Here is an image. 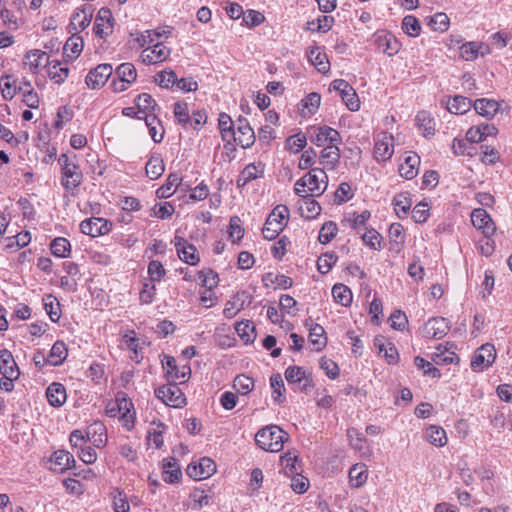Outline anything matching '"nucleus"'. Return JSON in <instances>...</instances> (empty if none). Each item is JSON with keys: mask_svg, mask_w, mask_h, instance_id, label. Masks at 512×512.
Instances as JSON below:
<instances>
[{"mask_svg": "<svg viewBox=\"0 0 512 512\" xmlns=\"http://www.w3.org/2000/svg\"><path fill=\"white\" fill-rule=\"evenodd\" d=\"M289 434L277 425H269L260 429L255 435V442L261 449L269 452H279Z\"/></svg>", "mask_w": 512, "mask_h": 512, "instance_id": "f257e3e1", "label": "nucleus"}, {"mask_svg": "<svg viewBox=\"0 0 512 512\" xmlns=\"http://www.w3.org/2000/svg\"><path fill=\"white\" fill-rule=\"evenodd\" d=\"M324 179H327L325 171L320 168H313L297 180L296 186L307 188L311 196H320L325 192L328 185Z\"/></svg>", "mask_w": 512, "mask_h": 512, "instance_id": "f03ea898", "label": "nucleus"}, {"mask_svg": "<svg viewBox=\"0 0 512 512\" xmlns=\"http://www.w3.org/2000/svg\"><path fill=\"white\" fill-rule=\"evenodd\" d=\"M155 396L164 404L173 408H182L186 405V396L176 382H170L155 389Z\"/></svg>", "mask_w": 512, "mask_h": 512, "instance_id": "7ed1b4c3", "label": "nucleus"}, {"mask_svg": "<svg viewBox=\"0 0 512 512\" xmlns=\"http://www.w3.org/2000/svg\"><path fill=\"white\" fill-rule=\"evenodd\" d=\"M338 91L343 102L350 111H357L360 108L359 98L353 87L344 79H336L330 84V90Z\"/></svg>", "mask_w": 512, "mask_h": 512, "instance_id": "20e7f679", "label": "nucleus"}, {"mask_svg": "<svg viewBox=\"0 0 512 512\" xmlns=\"http://www.w3.org/2000/svg\"><path fill=\"white\" fill-rule=\"evenodd\" d=\"M496 358V350L493 344L486 343L479 347L471 360V368L474 371H483L493 364Z\"/></svg>", "mask_w": 512, "mask_h": 512, "instance_id": "39448f33", "label": "nucleus"}, {"mask_svg": "<svg viewBox=\"0 0 512 512\" xmlns=\"http://www.w3.org/2000/svg\"><path fill=\"white\" fill-rule=\"evenodd\" d=\"M113 73L111 64L102 63L91 69L85 77V83L90 89L103 87Z\"/></svg>", "mask_w": 512, "mask_h": 512, "instance_id": "423d86ee", "label": "nucleus"}, {"mask_svg": "<svg viewBox=\"0 0 512 512\" xmlns=\"http://www.w3.org/2000/svg\"><path fill=\"white\" fill-rule=\"evenodd\" d=\"M285 378L289 384H298L301 391H309L314 387L313 379L300 366H289L285 370Z\"/></svg>", "mask_w": 512, "mask_h": 512, "instance_id": "0eeeda50", "label": "nucleus"}, {"mask_svg": "<svg viewBox=\"0 0 512 512\" xmlns=\"http://www.w3.org/2000/svg\"><path fill=\"white\" fill-rule=\"evenodd\" d=\"M450 328V322L446 318L434 317L425 323L422 332L427 338L442 339Z\"/></svg>", "mask_w": 512, "mask_h": 512, "instance_id": "6e6552de", "label": "nucleus"}, {"mask_svg": "<svg viewBox=\"0 0 512 512\" xmlns=\"http://www.w3.org/2000/svg\"><path fill=\"white\" fill-rule=\"evenodd\" d=\"M83 181V174L80 170L78 161L71 166L61 169V184L65 190L73 192Z\"/></svg>", "mask_w": 512, "mask_h": 512, "instance_id": "1a4fd4ad", "label": "nucleus"}, {"mask_svg": "<svg viewBox=\"0 0 512 512\" xmlns=\"http://www.w3.org/2000/svg\"><path fill=\"white\" fill-rule=\"evenodd\" d=\"M110 229L111 223L104 218L92 217L80 223L81 232L91 237L105 235Z\"/></svg>", "mask_w": 512, "mask_h": 512, "instance_id": "9d476101", "label": "nucleus"}, {"mask_svg": "<svg viewBox=\"0 0 512 512\" xmlns=\"http://www.w3.org/2000/svg\"><path fill=\"white\" fill-rule=\"evenodd\" d=\"M471 222L476 229L482 230L486 238H490L496 231L495 224L485 209H474L471 214Z\"/></svg>", "mask_w": 512, "mask_h": 512, "instance_id": "9b49d317", "label": "nucleus"}, {"mask_svg": "<svg viewBox=\"0 0 512 512\" xmlns=\"http://www.w3.org/2000/svg\"><path fill=\"white\" fill-rule=\"evenodd\" d=\"M165 361L162 362L163 368L166 369V378L168 381L176 382L180 380V383H184L190 374L191 368L188 365H184L179 368L176 365V360L174 357L165 355Z\"/></svg>", "mask_w": 512, "mask_h": 512, "instance_id": "f8f14e48", "label": "nucleus"}, {"mask_svg": "<svg viewBox=\"0 0 512 512\" xmlns=\"http://www.w3.org/2000/svg\"><path fill=\"white\" fill-rule=\"evenodd\" d=\"M216 471L215 462L209 457H203L199 463H190L186 472L188 476L194 479H205L213 475Z\"/></svg>", "mask_w": 512, "mask_h": 512, "instance_id": "ddd939ff", "label": "nucleus"}, {"mask_svg": "<svg viewBox=\"0 0 512 512\" xmlns=\"http://www.w3.org/2000/svg\"><path fill=\"white\" fill-rule=\"evenodd\" d=\"M120 420L123 423V426L126 427L127 430H131L134 427V412L131 411L134 409V405L131 399L128 398L127 394L124 392H118L116 395Z\"/></svg>", "mask_w": 512, "mask_h": 512, "instance_id": "4468645a", "label": "nucleus"}, {"mask_svg": "<svg viewBox=\"0 0 512 512\" xmlns=\"http://www.w3.org/2000/svg\"><path fill=\"white\" fill-rule=\"evenodd\" d=\"M175 247L179 258L189 264L196 265L200 261L199 255L196 253V248L190 244L186 239L176 236L174 239Z\"/></svg>", "mask_w": 512, "mask_h": 512, "instance_id": "2eb2a0df", "label": "nucleus"}, {"mask_svg": "<svg viewBox=\"0 0 512 512\" xmlns=\"http://www.w3.org/2000/svg\"><path fill=\"white\" fill-rule=\"evenodd\" d=\"M310 140L315 145L322 147L327 143L330 145L341 143V136L337 130L324 125L315 129V134L310 137Z\"/></svg>", "mask_w": 512, "mask_h": 512, "instance_id": "dca6fc26", "label": "nucleus"}, {"mask_svg": "<svg viewBox=\"0 0 512 512\" xmlns=\"http://www.w3.org/2000/svg\"><path fill=\"white\" fill-rule=\"evenodd\" d=\"M93 9L90 6H84L83 8L75 11L71 16L69 24V32L78 33L86 29L92 20Z\"/></svg>", "mask_w": 512, "mask_h": 512, "instance_id": "f3484780", "label": "nucleus"}, {"mask_svg": "<svg viewBox=\"0 0 512 512\" xmlns=\"http://www.w3.org/2000/svg\"><path fill=\"white\" fill-rule=\"evenodd\" d=\"M112 20V13L110 9L108 8H101L98 11L95 25H94V32L97 36H99L102 39L107 38L113 31V26L111 24Z\"/></svg>", "mask_w": 512, "mask_h": 512, "instance_id": "a211bd4d", "label": "nucleus"}, {"mask_svg": "<svg viewBox=\"0 0 512 512\" xmlns=\"http://www.w3.org/2000/svg\"><path fill=\"white\" fill-rule=\"evenodd\" d=\"M178 187H181L182 191L190 189V185L183 184L182 179L177 173H171L168 175L166 183L157 189L156 196L163 199L169 198Z\"/></svg>", "mask_w": 512, "mask_h": 512, "instance_id": "6ab92c4d", "label": "nucleus"}, {"mask_svg": "<svg viewBox=\"0 0 512 512\" xmlns=\"http://www.w3.org/2000/svg\"><path fill=\"white\" fill-rule=\"evenodd\" d=\"M289 209L285 205H277L268 215L265 225L278 229L282 232L287 225Z\"/></svg>", "mask_w": 512, "mask_h": 512, "instance_id": "aec40b11", "label": "nucleus"}, {"mask_svg": "<svg viewBox=\"0 0 512 512\" xmlns=\"http://www.w3.org/2000/svg\"><path fill=\"white\" fill-rule=\"evenodd\" d=\"M232 139L242 148H250L255 142V133L249 123L237 126V132L233 133Z\"/></svg>", "mask_w": 512, "mask_h": 512, "instance_id": "412c9836", "label": "nucleus"}, {"mask_svg": "<svg viewBox=\"0 0 512 512\" xmlns=\"http://www.w3.org/2000/svg\"><path fill=\"white\" fill-rule=\"evenodd\" d=\"M163 480L166 483H176L182 477V472L177 459L174 457H168L163 460Z\"/></svg>", "mask_w": 512, "mask_h": 512, "instance_id": "4be33fe9", "label": "nucleus"}, {"mask_svg": "<svg viewBox=\"0 0 512 512\" xmlns=\"http://www.w3.org/2000/svg\"><path fill=\"white\" fill-rule=\"evenodd\" d=\"M419 164L420 157L416 153H409L399 166V174L405 179H413L418 174Z\"/></svg>", "mask_w": 512, "mask_h": 512, "instance_id": "5701e85b", "label": "nucleus"}, {"mask_svg": "<svg viewBox=\"0 0 512 512\" xmlns=\"http://www.w3.org/2000/svg\"><path fill=\"white\" fill-rule=\"evenodd\" d=\"M447 110L453 114H464L472 107V101L462 95H456L453 98L448 97L446 101H442Z\"/></svg>", "mask_w": 512, "mask_h": 512, "instance_id": "b1692460", "label": "nucleus"}, {"mask_svg": "<svg viewBox=\"0 0 512 512\" xmlns=\"http://www.w3.org/2000/svg\"><path fill=\"white\" fill-rule=\"evenodd\" d=\"M46 397L51 406H62L67 397L64 385L57 382L51 383L46 390Z\"/></svg>", "mask_w": 512, "mask_h": 512, "instance_id": "393cba45", "label": "nucleus"}, {"mask_svg": "<svg viewBox=\"0 0 512 512\" xmlns=\"http://www.w3.org/2000/svg\"><path fill=\"white\" fill-rule=\"evenodd\" d=\"M377 49L388 56H393L399 51V42L391 34H381L375 40Z\"/></svg>", "mask_w": 512, "mask_h": 512, "instance_id": "a878e982", "label": "nucleus"}, {"mask_svg": "<svg viewBox=\"0 0 512 512\" xmlns=\"http://www.w3.org/2000/svg\"><path fill=\"white\" fill-rule=\"evenodd\" d=\"M106 428L101 422H94L86 430L87 440L92 442L96 447L106 444Z\"/></svg>", "mask_w": 512, "mask_h": 512, "instance_id": "bb28decb", "label": "nucleus"}, {"mask_svg": "<svg viewBox=\"0 0 512 512\" xmlns=\"http://www.w3.org/2000/svg\"><path fill=\"white\" fill-rule=\"evenodd\" d=\"M339 159L340 149L338 144L328 145L321 151L320 162L329 170H333L337 166Z\"/></svg>", "mask_w": 512, "mask_h": 512, "instance_id": "cd10ccee", "label": "nucleus"}, {"mask_svg": "<svg viewBox=\"0 0 512 512\" xmlns=\"http://www.w3.org/2000/svg\"><path fill=\"white\" fill-rule=\"evenodd\" d=\"M51 462L54 465L52 469L60 472L70 469L75 464L73 455L65 450L55 451L51 456Z\"/></svg>", "mask_w": 512, "mask_h": 512, "instance_id": "c85d7f7f", "label": "nucleus"}, {"mask_svg": "<svg viewBox=\"0 0 512 512\" xmlns=\"http://www.w3.org/2000/svg\"><path fill=\"white\" fill-rule=\"evenodd\" d=\"M0 372L2 375L19 376L17 364L10 351L0 350Z\"/></svg>", "mask_w": 512, "mask_h": 512, "instance_id": "c756f323", "label": "nucleus"}, {"mask_svg": "<svg viewBox=\"0 0 512 512\" xmlns=\"http://www.w3.org/2000/svg\"><path fill=\"white\" fill-rule=\"evenodd\" d=\"M307 57L319 72L325 73L329 70V61L327 56L325 53L320 51L319 47H310L307 50Z\"/></svg>", "mask_w": 512, "mask_h": 512, "instance_id": "7c9ffc66", "label": "nucleus"}, {"mask_svg": "<svg viewBox=\"0 0 512 512\" xmlns=\"http://www.w3.org/2000/svg\"><path fill=\"white\" fill-rule=\"evenodd\" d=\"M146 175L151 180H156L162 176L165 171L163 159L159 154H152L145 166Z\"/></svg>", "mask_w": 512, "mask_h": 512, "instance_id": "2f4dec72", "label": "nucleus"}, {"mask_svg": "<svg viewBox=\"0 0 512 512\" xmlns=\"http://www.w3.org/2000/svg\"><path fill=\"white\" fill-rule=\"evenodd\" d=\"M473 107L479 115L491 118L497 113L499 104L495 100L481 98L475 100Z\"/></svg>", "mask_w": 512, "mask_h": 512, "instance_id": "473e14b6", "label": "nucleus"}, {"mask_svg": "<svg viewBox=\"0 0 512 512\" xmlns=\"http://www.w3.org/2000/svg\"><path fill=\"white\" fill-rule=\"evenodd\" d=\"M68 350L63 341H56L47 357V361L52 366L61 365L67 358Z\"/></svg>", "mask_w": 512, "mask_h": 512, "instance_id": "72a5a7b5", "label": "nucleus"}, {"mask_svg": "<svg viewBox=\"0 0 512 512\" xmlns=\"http://www.w3.org/2000/svg\"><path fill=\"white\" fill-rule=\"evenodd\" d=\"M309 341L315 351L322 350L327 344V337L324 328L319 324H313L309 328Z\"/></svg>", "mask_w": 512, "mask_h": 512, "instance_id": "f704fd0d", "label": "nucleus"}, {"mask_svg": "<svg viewBox=\"0 0 512 512\" xmlns=\"http://www.w3.org/2000/svg\"><path fill=\"white\" fill-rule=\"evenodd\" d=\"M415 121L419 130L423 131L425 137L434 135L435 123L430 113L427 111H419L415 117Z\"/></svg>", "mask_w": 512, "mask_h": 512, "instance_id": "c9c22d12", "label": "nucleus"}, {"mask_svg": "<svg viewBox=\"0 0 512 512\" xmlns=\"http://www.w3.org/2000/svg\"><path fill=\"white\" fill-rule=\"evenodd\" d=\"M332 296L336 303L341 304L344 307L350 306L353 300L350 288L341 283H337L333 286Z\"/></svg>", "mask_w": 512, "mask_h": 512, "instance_id": "e433bc0d", "label": "nucleus"}, {"mask_svg": "<svg viewBox=\"0 0 512 512\" xmlns=\"http://www.w3.org/2000/svg\"><path fill=\"white\" fill-rule=\"evenodd\" d=\"M314 197L305 196V200H302L299 207L301 215L307 219H314L321 213V206Z\"/></svg>", "mask_w": 512, "mask_h": 512, "instance_id": "4c0bfd02", "label": "nucleus"}, {"mask_svg": "<svg viewBox=\"0 0 512 512\" xmlns=\"http://www.w3.org/2000/svg\"><path fill=\"white\" fill-rule=\"evenodd\" d=\"M393 152H394L393 144L388 141L387 137H384L383 139H379L375 143L374 158L377 161H387L388 159L391 158Z\"/></svg>", "mask_w": 512, "mask_h": 512, "instance_id": "58836bf2", "label": "nucleus"}, {"mask_svg": "<svg viewBox=\"0 0 512 512\" xmlns=\"http://www.w3.org/2000/svg\"><path fill=\"white\" fill-rule=\"evenodd\" d=\"M235 330L238 333L239 337L245 343H252L256 338V329L253 322L249 320H243L237 322L235 325Z\"/></svg>", "mask_w": 512, "mask_h": 512, "instance_id": "ea45409f", "label": "nucleus"}, {"mask_svg": "<svg viewBox=\"0 0 512 512\" xmlns=\"http://www.w3.org/2000/svg\"><path fill=\"white\" fill-rule=\"evenodd\" d=\"M72 36L68 38L64 45V53L67 57L77 58L83 50V39L77 33L71 32Z\"/></svg>", "mask_w": 512, "mask_h": 512, "instance_id": "a19ab883", "label": "nucleus"}, {"mask_svg": "<svg viewBox=\"0 0 512 512\" xmlns=\"http://www.w3.org/2000/svg\"><path fill=\"white\" fill-rule=\"evenodd\" d=\"M426 437L428 441L435 446L443 447L447 443V436L445 430L436 425H431L426 430Z\"/></svg>", "mask_w": 512, "mask_h": 512, "instance_id": "79ce46f5", "label": "nucleus"}, {"mask_svg": "<svg viewBox=\"0 0 512 512\" xmlns=\"http://www.w3.org/2000/svg\"><path fill=\"white\" fill-rule=\"evenodd\" d=\"M393 205L396 215L399 218H405L411 208L412 201L405 193H400L394 196Z\"/></svg>", "mask_w": 512, "mask_h": 512, "instance_id": "37998d69", "label": "nucleus"}, {"mask_svg": "<svg viewBox=\"0 0 512 512\" xmlns=\"http://www.w3.org/2000/svg\"><path fill=\"white\" fill-rule=\"evenodd\" d=\"M50 250L54 256L66 258L70 255L71 244L66 238L57 237L51 242Z\"/></svg>", "mask_w": 512, "mask_h": 512, "instance_id": "c03bdc74", "label": "nucleus"}, {"mask_svg": "<svg viewBox=\"0 0 512 512\" xmlns=\"http://www.w3.org/2000/svg\"><path fill=\"white\" fill-rule=\"evenodd\" d=\"M138 112L145 113L146 111L156 112L160 111L159 105L148 93H141L135 99Z\"/></svg>", "mask_w": 512, "mask_h": 512, "instance_id": "a18cd8bd", "label": "nucleus"}, {"mask_svg": "<svg viewBox=\"0 0 512 512\" xmlns=\"http://www.w3.org/2000/svg\"><path fill=\"white\" fill-rule=\"evenodd\" d=\"M270 385L273 389L272 397L274 401L277 403H283L285 400L284 393L286 389L281 374H272L270 377Z\"/></svg>", "mask_w": 512, "mask_h": 512, "instance_id": "49530a36", "label": "nucleus"}, {"mask_svg": "<svg viewBox=\"0 0 512 512\" xmlns=\"http://www.w3.org/2000/svg\"><path fill=\"white\" fill-rule=\"evenodd\" d=\"M371 212L364 210L362 213H353L352 218H345L342 221L343 225L348 224L353 230L359 233L360 229L366 228V222L370 219Z\"/></svg>", "mask_w": 512, "mask_h": 512, "instance_id": "de8ad7c7", "label": "nucleus"}, {"mask_svg": "<svg viewBox=\"0 0 512 512\" xmlns=\"http://www.w3.org/2000/svg\"><path fill=\"white\" fill-rule=\"evenodd\" d=\"M281 465L284 468L285 473L288 476L292 475H299V469L301 468L298 464V456L296 454H293L291 452H288L281 456L280 458Z\"/></svg>", "mask_w": 512, "mask_h": 512, "instance_id": "09e8293b", "label": "nucleus"}, {"mask_svg": "<svg viewBox=\"0 0 512 512\" xmlns=\"http://www.w3.org/2000/svg\"><path fill=\"white\" fill-rule=\"evenodd\" d=\"M44 309L46 313L49 315L52 322H58L60 318V303L59 301L51 294H47L43 298Z\"/></svg>", "mask_w": 512, "mask_h": 512, "instance_id": "8fccbe9b", "label": "nucleus"}, {"mask_svg": "<svg viewBox=\"0 0 512 512\" xmlns=\"http://www.w3.org/2000/svg\"><path fill=\"white\" fill-rule=\"evenodd\" d=\"M115 75L126 81L127 84H132L133 82L136 81V78H137V71H136V68L133 64L131 63H122L120 64L116 70H115Z\"/></svg>", "mask_w": 512, "mask_h": 512, "instance_id": "3c124183", "label": "nucleus"}, {"mask_svg": "<svg viewBox=\"0 0 512 512\" xmlns=\"http://www.w3.org/2000/svg\"><path fill=\"white\" fill-rule=\"evenodd\" d=\"M402 30L410 37H417L421 32L419 20L413 15H407L402 20Z\"/></svg>", "mask_w": 512, "mask_h": 512, "instance_id": "603ef678", "label": "nucleus"}, {"mask_svg": "<svg viewBox=\"0 0 512 512\" xmlns=\"http://www.w3.org/2000/svg\"><path fill=\"white\" fill-rule=\"evenodd\" d=\"M338 232L337 224L333 221H327L325 222L319 232V242L321 244H328L336 235Z\"/></svg>", "mask_w": 512, "mask_h": 512, "instance_id": "864d4df0", "label": "nucleus"}, {"mask_svg": "<svg viewBox=\"0 0 512 512\" xmlns=\"http://www.w3.org/2000/svg\"><path fill=\"white\" fill-rule=\"evenodd\" d=\"M388 236L390 243L392 245H396L397 249H399L405 242L404 228L400 223H393L390 225Z\"/></svg>", "mask_w": 512, "mask_h": 512, "instance_id": "5fc2aeb1", "label": "nucleus"}, {"mask_svg": "<svg viewBox=\"0 0 512 512\" xmlns=\"http://www.w3.org/2000/svg\"><path fill=\"white\" fill-rule=\"evenodd\" d=\"M25 58L28 60L27 64L29 65L32 73H36L37 69L42 65V61H48L49 57L41 50H31L27 52Z\"/></svg>", "mask_w": 512, "mask_h": 512, "instance_id": "6e6d98bb", "label": "nucleus"}, {"mask_svg": "<svg viewBox=\"0 0 512 512\" xmlns=\"http://www.w3.org/2000/svg\"><path fill=\"white\" fill-rule=\"evenodd\" d=\"M144 120L153 141L155 143H160L164 138V130H162L160 133L157 131V125L161 124L160 120L156 117V115H147Z\"/></svg>", "mask_w": 512, "mask_h": 512, "instance_id": "4d7b16f0", "label": "nucleus"}, {"mask_svg": "<svg viewBox=\"0 0 512 512\" xmlns=\"http://www.w3.org/2000/svg\"><path fill=\"white\" fill-rule=\"evenodd\" d=\"M338 256L334 252L323 253L317 261V269L321 274L328 273L336 263Z\"/></svg>", "mask_w": 512, "mask_h": 512, "instance_id": "13d9d810", "label": "nucleus"}, {"mask_svg": "<svg viewBox=\"0 0 512 512\" xmlns=\"http://www.w3.org/2000/svg\"><path fill=\"white\" fill-rule=\"evenodd\" d=\"M154 81L162 88H169L175 85L177 75L173 70H164L155 75Z\"/></svg>", "mask_w": 512, "mask_h": 512, "instance_id": "bf43d9fd", "label": "nucleus"}, {"mask_svg": "<svg viewBox=\"0 0 512 512\" xmlns=\"http://www.w3.org/2000/svg\"><path fill=\"white\" fill-rule=\"evenodd\" d=\"M438 352L432 354V361L436 365H447L453 363L454 359H459L457 355L453 352H448V350L442 349V346L439 345L437 347Z\"/></svg>", "mask_w": 512, "mask_h": 512, "instance_id": "052dcab7", "label": "nucleus"}, {"mask_svg": "<svg viewBox=\"0 0 512 512\" xmlns=\"http://www.w3.org/2000/svg\"><path fill=\"white\" fill-rule=\"evenodd\" d=\"M254 386V380L247 375H238L235 377L233 387L242 395L248 394Z\"/></svg>", "mask_w": 512, "mask_h": 512, "instance_id": "680f3d73", "label": "nucleus"}, {"mask_svg": "<svg viewBox=\"0 0 512 512\" xmlns=\"http://www.w3.org/2000/svg\"><path fill=\"white\" fill-rule=\"evenodd\" d=\"M218 125L221 131L223 141L227 140V136H233V133L235 132L234 123L228 114L221 113L219 115Z\"/></svg>", "mask_w": 512, "mask_h": 512, "instance_id": "e2e57ef3", "label": "nucleus"}, {"mask_svg": "<svg viewBox=\"0 0 512 512\" xmlns=\"http://www.w3.org/2000/svg\"><path fill=\"white\" fill-rule=\"evenodd\" d=\"M381 235L375 229L370 228L362 235V241L371 249L381 250Z\"/></svg>", "mask_w": 512, "mask_h": 512, "instance_id": "0e129e2a", "label": "nucleus"}, {"mask_svg": "<svg viewBox=\"0 0 512 512\" xmlns=\"http://www.w3.org/2000/svg\"><path fill=\"white\" fill-rule=\"evenodd\" d=\"M307 139L302 133L295 134L287 138L285 145L286 149L291 152L298 153L306 146Z\"/></svg>", "mask_w": 512, "mask_h": 512, "instance_id": "69168bd1", "label": "nucleus"}, {"mask_svg": "<svg viewBox=\"0 0 512 512\" xmlns=\"http://www.w3.org/2000/svg\"><path fill=\"white\" fill-rule=\"evenodd\" d=\"M174 116L177 122L186 127L190 121L188 104L186 102H176L174 104Z\"/></svg>", "mask_w": 512, "mask_h": 512, "instance_id": "338daca9", "label": "nucleus"}, {"mask_svg": "<svg viewBox=\"0 0 512 512\" xmlns=\"http://www.w3.org/2000/svg\"><path fill=\"white\" fill-rule=\"evenodd\" d=\"M449 18L445 13L439 12L432 16L428 25L435 31L445 32L449 28Z\"/></svg>", "mask_w": 512, "mask_h": 512, "instance_id": "774afa93", "label": "nucleus"}]
</instances>
